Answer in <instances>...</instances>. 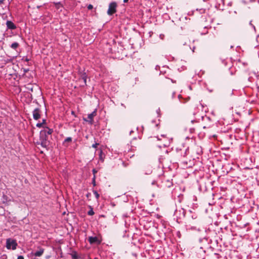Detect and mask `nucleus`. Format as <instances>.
<instances>
[{
	"label": "nucleus",
	"mask_w": 259,
	"mask_h": 259,
	"mask_svg": "<svg viewBox=\"0 0 259 259\" xmlns=\"http://www.w3.org/2000/svg\"><path fill=\"white\" fill-rule=\"evenodd\" d=\"M39 140L40 142L37 143L38 145L40 144L44 148H47L49 146V135L46 134L42 130L40 132Z\"/></svg>",
	"instance_id": "obj_1"
},
{
	"label": "nucleus",
	"mask_w": 259,
	"mask_h": 259,
	"mask_svg": "<svg viewBox=\"0 0 259 259\" xmlns=\"http://www.w3.org/2000/svg\"><path fill=\"white\" fill-rule=\"evenodd\" d=\"M188 152V148H185V147H183L182 149H177L176 156L178 159H182L187 155Z\"/></svg>",
	"instance_id": "obj_2"
},
{
	"label": "nucleus",
	"mask_w": 259,
	"mask_h": 259,
	"mask_svg": "<svg viewBox=\"0 0 259 259\" xmlns=\"http://www.w3.org/2000/svg\"><path fill=\"white\" fill-rule=\"evenodd\" d=\"M17 245L16 240L11 238H8L6 240V247L8 249L15 250L16 249Z\"/></svg>",
	"instance_id": "obj_3"
},
{
	"label": "nucleus",
	"mask_w": 259,
	"mask_h": 259,
	"mask_svg": "<svg viewBox=\"0 0 259 259\" xmlns=\"http://www.w3.org/2000/svg\"><path fill=\"white\" fill-rule=\"evenodd\" d=\"M197 214L196 213H192L191 216V219L188 220L189 226L190 228L189 229L195 230L196 227L194 226H191L192 225H196L197 223Z\"/></svg>",
	"instance_id": "obj_4"
},
{
	"label": "nucleus",
	"mask_w": 259,
	"mask_h": 259,
	"mask_svg": "<svg viewBox=\"0 0 259 259\" xmlns=\"http://www.w3.org/2000/svg\"><path fill=\"white\" fill-rule=\"evenodd\" d=\"M117 4L115 2H112L109 5L107 14L109 15H112L116 12Z\"/></svg>",
	"instance_id": "obj_5"
},
{
	"label": "nucleus",
	"mask_w": 259,
	"mask_h": 259,
	"mask_svg": "<svg viewBox=\"0 0 259 259\" xmlns=\"http://www.w3.org/2000/svg\"><path fill=\"white\" fill-rule=\"evenodd\" d=\"M41 110L39 108H36L33 111V117L35 120H38L40 118Z\"/></svg>",
	"instance_id": "obj_6"
},
{
	"label": "nucleus",
	"mask_w": 259,
	"mask_h": 259,
	"mask_svg": "<svg viewBox=\"0 0 259 259\" xmlns=\"http://www.w3.org/2000/svg\"><path fill=\"white\" fill-rule=\"evenodd\" d=\"M97 115V110H95L93 112H92L91 113L89 114L88 115V118L89 120H86L84 118V120L86 121L89 122L90 124H93V118L95 116H96Z\"/></svg>",
	"instance_id": "obj_7"
},
{
	"label": "nucleus",
	"mask_w": 259,
	"mask_h": 259,
	"mask_svg": "<svg viewBox=\"0 0 259 259\" xmlns=\"http://www.w3.org/2000/svg\"><path fill=\"white\" fill-rule=\"evenodd\" d=\"M88 241L90 242V244H100L101 243V241L99 240L97 237H93L90 236L88 238Z\"/></svg>",
	"instance_id": "obj_8"
},
{
	"label": "nucleus",
	"mask_w": 259,
	"mask_h": 259,
	"mask_svg": "<svg viewBox=\"0 0 259 259\" xmlns=\"http://www.w3.org/2000/svg\"><path fill=\"white\" fill-rule=\"evenodd\" d=\"M142 171L145 175H150L152 172V168L150 165H145L143 166Z\"/></svg>",
	"instance_id": "obj_9"
},
{
	"label": "nucleus",
	"mask_w": 259,
	"mask_h": 259,
	"mask_svg": "<svg viewBox=\"0 0 259 259\" xmlns=\"http://www.w3.org/2000/svg\"><path fill=\"white\" fill-rule=\"evenodd\" d=\"M175 214L179 217V219L184 218L185 216V210L184 209H181L179 210H176Z\"/></svg>",
	"instance_id": "obj_10"
},
{
	"label": "nucleus",
	"mask_w": 259,
	"mask_h": 259,
	"mask_svg": "<svg viewBox=\"0 0 259 259\" xmlns=\"http://www.w3.org/2000/svg\"><path fill=\"white\" fill-rule=\"evenodd\" d=\"M6 25L7 28L9 29L14 30L16 28V25L11 21H7Z\"/></svg>",
	"instance_id": "obj_11"
},
{
	"label": "nucleus",
	"mask_w": 259,
	"mask_h": 259,
	"mask_svg": "<svg viewBox=\"0 0 259 259\" xmlns=\"http://www.w3.org/2000/svg\"><path fill=\"white\" fill-rule=\"evenodd\" d=\"M44 252V249L39 248V249L34 252H32V254L35 256H40L42 255Z\"/></svg>",
	"instance_id": "obj_12"
},
{
	"label": "nucleus",
	"mask_w": 259,
	"mask_h": 259,
	"mask_svg": "<svg viewBox=\"0 0 259 259\" xmlns=\"http://www.w3.org/2000/svg\"><path fill=\"white\" fill-rule=\"evenodd\" d=\"M42 131L49 136L51 135L53 132V129L50 128L48 127H44V129Z\"/></svg>",
	"instance_id": "obj_13"
},
{
	"label": "nucleus",
	"mask_w": 259,
	"mask_h": 259,
	"mask_svg": "<svg viewBox=\"0 0 259 259\" xmlns=\"http://www.w3.org/2000/svg\"><path fill=\"white\" fill-rule=\"evenodd\" d=\"M87 75L85 73H83L81 74L80 78L83 81V83L84 85H86L87 83Z\"/></svg>",
	"instance_id": "obj_14"
},
{
	"label": "nucleus",
	"mask_w": 259,
	"mask_h": 259,
	"mask_svg": "<svg viewBox=\"0 0 259 259\" xmlns=\"http://www.w3.org/2000/svg\"><path fill=\"white\" fill-rule=\"evenodd\" d=\"M19 46V44L17 42H14L12 43L11 45V48L13 49H16Z\"/></svg>",
	"instance_id": "obj_15"
},
{
	"label": "nucleus",
	"mask_w": 259,
	"mask_h": 259,
	"mask_svg": "<svg viewBox=\"0 0 259 259\" xmlns=\"http://www.w3.org/2000/svg\"><path fill=\"white\" fill-rule=\"evenodd\" d=\"M90 210L88 212V214L89 215H93L94 214V211H93V208L91 207V206H90Z\"/></svg>",
	"instance_id": "obj_16"
},
{
	"label": "nucleus",
	"mask_w": 259,
	"mask_h": 259,
	"mask_svg": "<svg viewBox=\"0 0 259 259\" xmlns=\"http://www.w3.org/2000/svg\"><path fill=\"white\" fill-rule=\"evenodd\" d=\"M93 193H94V195H95V197H96V199H98L99 197H100V195L97 192V191H96L95 190H93Z\"/></svg>",
	"instance_id": "obj_17"
},
{
	"label": "nucleus",
	"mask_w": 259,
	"mask_h": 259,
	"mask_svg": "<svg viewBox=\"0 0 259 259\" xmlns=\"http://www.w3.org/2000/svg\"><path fill=\"white\" fill-rule=\"evenodd\" d=\"M72 141V138L71 137H68L65 139L64 142H70Z\"/></svg>",
	"instance_id": "obj_18"
},
{
	"label": "nucleus",
	"mask_w": 259,
	"mask_h": 259,
	"mask_svg": "<svg viewBox=\"0 0 259 259\" xmlns=\"http://www.w3.org/2000/svg\"><path fill=\"white\" fill-rule=\"evenodd\" d=\"M96 176H94L93 180H92V183L94 186H96Z\"/></svg>",
	"instance_id": "obj_19"
},
{
	"label": "nucleus",
	"mask_w": 259,
	"mask_h": 259,
	"mask_svg": "<svg viewBox=\"0 0 259 259\" xmlns=\"http://www.w3.org/2000/svg\"><path fill=\"white\" fill-rule=\"evenodd\" d=\"M36 126L38 127H44V125H43V123H37L36 124Z\"/></svg>",
	"instance_id": "obj_20"
},
{
	"label": "nucleus",
	"mask_w": 259,
	"mask_h": 259,
	"mask_svg": "<svg viewBox=\"0 0 259 259\" xmlns=\"http://www.w3.org/2000/svg\"><path fill=\"white\" fill-rule=\"evenodd\" d=\"M249 25H250V26H251V27H252V28L253 29V30H254V31H255V27L254 25H253V24H252V21H250V22H249Z\"/></svg>",
	"instance_id": "obj_21"
},
{
	"label": "nucleus",
	"mask_w": 259,
	"mask_h": 259,
	"mask_svg": "<svg viewBox=\"0 0 259 259\" xmlns=\"http://www.w3.org/2000/svg\"><path fill=\"white\" fill-rule=\"evenodd\" d=\"M93 8V5H91V4H90L89 5H88V9L89 10H92Z\"/></svg>",
	"instance_id": "obj_22"
},
{
	"label": "nucleus",
	"mask_w": 259,
	"mask_h": 259,
	"mask_svg": "<svg viewBox=\"0 0 259 259\" xmlns=\"http://www.w3.org/2000/svg\"><path fill=\"white\" fill-rule=\"evenodd\" d=\"M92 171L94 174V176H95V174L98 172V171L95 168L93 169Z\"/></svg>",
	"instance_id": "obj_23"
},
{
	"label": "nucleus",
	"mask_w": 259,
	"mask_h": 259,
	"mask_svg": "<svg viewBox=\"0 0 259 259\" xmlns=\"http://www.w3.org/2000/svg\"><path fill=\"white\" fill-rule=\"evenodd\" d=\"M99 145L98 143H95V144H94L93 145H92V147L93 148H96L97 147V146Z\"/></svg>",
	"instance_id": "obj_24"
},
{
	"label": "nucleus",
	"mask_w": 259,
	"mask_h": 259,
	"mask_svg": "<svg viewBox=\"0 0 259 259\" xmlns=\"http://www.w3.org/2000/svg\"><path fill=\"white\" fill-rule=\"evenodd\" d=\"M17 259H24L23 256L19 255L18 256Z\"/></svg>",
	"instance_id": "obj_25"
},
{
	"label": "nucleus",
	"mask_w": 259,
	"mask_h": 259,
	"mask_svg": "<svg viewBox=\"0 0 259 259\" xmlns=\"http://www.w3.org/2000/svg\"><path fill=\"white\" fill-rule=\"evenodd\" d=\"M41 123H43V125L46 123V120L44 119Z\"/></svg>",
	"instance_id": "obj_26"
},
{
	"label": "nucleus",
	"mask_w": 259,
	"mask_h": 259,
	"mask_svg": "<svg viewBox=\"0 0 259 259\" xmlns=\"http://www.w3.org/2000/svg\"><path fill=\"white\" fill-rule=\"evenodd\" d=\"M91 195V194L90 193H88L87 195H86V196L87 197H89Z\"/></svg>",
	"instance_id": "obj_27"
},
{
	"label": "nucleus",
	"mask_w": 259,
	"mask_h": 259,
	"mask_svg": "<svg viewBox=\"0 0 259 259\" xmlns=\"http://www.w3.org/2000/svg\"><path fill=\"white\" fill-rule=\"evenodd\" d=\"M4 0H0V4H2L3 3Z\"/></svg>",
	"instance_id": "obj_28"
},
{
	"label": "nucleus",
	"mask_w": 259,
	"mask_h": 259,
	"mask_svg": "<svg viewBox=\"0 0 259 259\" xmlns=\"http://www.w3.org/2000/svg\"><path fill=\"white\" fill-rule=\"evenodd\" d=\"M175 93H173L172 94V95H171L172 98H174V96H175Z\"/></svg>",
	"instance_id": "obj_29"
},
{
	"label": "nucleus",
	"mask_w": 259,
	"mask_h": 259,
	"mask_svg": "<svg viewBox=\"0 0 259 259\" xmlns=\"http://www.w3.org/2000/svg\"><path fill=\"white\" fill-rule=\"evenodd\" d=\"M128 0H123L124 3L128 2Z\"/></svg>",
	"instance_id": "obj_30"
},
{
	"label": "nucleus",
	"mask_w": 259,
	"mask_h": 259,
	"mask_svg": "<svg viewBox=\"0 0 259 259\" xmlns=\"http://www.w3.org/2000/svg\"><path fill=\"white\" fill-rule=\"evenodd\" d=\"M28 71V69H25V70H24V72H27Z\"/></svg>",
	"instance_id": "obj_31"
},
{
	"label": "nucleus",
	"mask_w": 259,
	"mask_h": 259,
	"mask_svg": "<svg viewBox=\"0 0 259 259\" xmlns=\"http://www.w3.org/2000/svg\"><path fill=\"white\" fill-rule=\"evenodd\" d=\"M25 61H27V62H28V61H29V59H28V58H26V59H25Z\"/></svg>",
	"instance_id": "obj_32"
},
{
	"label": "nucleus",
	"mask_w": 259,
	"mask_h": 259,
	"mask_svg": "<svg viewBox=\"0 0 259 259\" xmlns=\"http://www.w3.org/2000/svg\"><path fill=\"white\" fill-rule=\"evenodd\" d=\"M178 97H179V99H180L181 95H179Z\"/></svg>",
	"instance_id": "obj_33"
},
{
	"label": "nucleus",
	"mask_w": 259,
	"mask_h": 259,
	"mask_svg": "<svg viewBox=\"0 0 259 259\" xmlns=\"http://www.w3.org/2000/svg\"><path fill=\"white\" fill-rule=\"evenodd\" d=\"M155 184V182H152V185H154Z\"/></svg>",
	"instance_id": "obj_34"
}]
</instances>
